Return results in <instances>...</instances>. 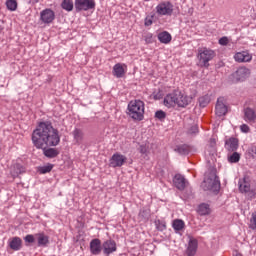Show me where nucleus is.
<instances>
[{"label":"nucleus","mask_w":256,"mask_h":256,"mask_svg":"<svg viewBox=\"0 0 256 256\" xmlns=\"http://www.w3.org/2000/svg\"><path fill=\"white\" fill-rule=\"evenodd\" d=\"M32 143L36 149L43 147H57L61 143L59 130L53 127L51 121L39 122L31 135Z\"/></svg>","instance_id":"f257e3e1"},{"label":"nucleus","mask_w":256,"mask_h":256,"mask_svg":"<svg viewBox=\"0 0 256 256\" xmlns=\"http://www.w3.org/2000/svg\"><path fill=\"white\" fill-rule=\"evenodd\" d=\"M202 187L204 191H213L214 193H219V189H221V181H219V176H217V169L210 167L207 170Z\"/></svg>","instance_id":"f03ea898"},{"label":"nucleus","mask_w":256,"mask_h":256,"mask_svg":"<svg viewBox=\"0 0 256 256\" xmlns=\"http://www.w3.org/2000/svg\"><path fill=\"white\" fill-rule=\"evenodd\" d=\"M128 115L133 121H143L145 119V102L142 100H132L128 103Z\"/></svg>","instance_id":"7ed1b4c3"},{"label":"nucleus","mask_w":256,"mask_h":256,"mask_svg":"<svg viewBox=\"0 0 256 256\" xmlns=\"http://www.w3.org/2000/svg\"><path fill=\"white\" fill-rule=\"evenodd\" d=\"M164 105L168 107V109L175 107V105H178V107H187L189 100L187 96H184L181 92H172L165 96Z\"/></svg>","instance_id":"20e7f679"},{"label":"nucleus","mask_w":256,"mask_h":256,"mask_svg":"<svg viewBox=\"0 0 256 256\" xmlns=\"http://www.w3.org/2000/svg\"><path fill=\"white\" fill-rule=\"evenodd\" d=\"M216 55L217 54L215 53V51H213L210 48H207V47L198 48V54H197L198 67L209 69L211 65L209 64V61H213Z\"/></svg>","instance_id":"39448f33"},{"label":"nucleus","mask_w":256,"mask_h":256,"mask_svg":"<svg viewBox=\"0 0 256 256\" xmlns=\"http://www.w3.org/2000/svg\"><path fill=\"white\" fill-rule=\"evenodd\" d=\"M252 105H253V101L250 100L244 104V108L242 110V113H243L242 119L248 125H255L256 123V107Z\"/></svg>","instance_id":"423d86ee"},{"label":"nucleus","mask_w":256,"mask_h":256,"mask_svg":"<svg viewBox=\"0 0 256 256\" xmlns=\"http://www.w3.org/2000/svg\"><path fill=\"white\" fill-rule=\"evenodd\" d=\"M241 193H247L251 199L256 198V183L251 184L249 176H245L243 181L239 184Z\"/></svg>","instance_id":"0eeeda50"},{"label":"nucleus","mask_w":256,"mask_h":256,"mask_svg":"<svg viewBox=\"0 0 256 256\" xmlns=\"http://www.w3.org/2000/svg\"><path fill=\"white\" fill-rule=\"evenodd\" d=\"M251 76V69L241 66L231 74L232 83H241Z\"/></svg>","instance_id":"6e6552de"},{"label":"nucleus","mask_w":256,"mask_h":256,"mask_svg":"<svg viewBox=\"0 0 256 256\" xmlns=\"http://www.w3.org/2000/svg\"><path fill=\"white\" fill-rule=\"evenodd\" d=\"M228 111L229 106H227V98L220 96L216 102L215 114L217 117H224V115H227Z\"/></svg>","instance_id":"1a4fd4ad"},{"label":"nucleus","mask_w":256,"mask_h":256,"mask_svg":"<svg viewBox=\"0 0 256 256\" xmlns=\"http://www.w3.org/2000/svg\"><path fill=\"white\" fill-rule=\"evenodd\" d=\"M95 0H75V9L79 11H89L95 9Z\"/></svg>","instance_id":"9d476101"},{"label":"nucleus","mask_w":256,"mask_h":256,"mask_svg":"<svg viewBox=\"0 0 256 256\" xmlns=\"http://www.w3.org/2000/svg\"><path fill=\"white\" fill-rule=\"evenodd\" d=\"M156 12L158 15H173V4L169 1L159 3L156 6Z\"/></svg>","instance_id":"9b49d317"},{"label":"nucleus","mask_w":256,"mask_h":256,"mask_svg":"<svg viewBox=\"0 0 256 256\" xmlns=\"http://www.w3.org/2000/svg\"><path fill=\"white\" fill-rule=\"evenodd\" d=\"M127 163V157L120 153H114L110 158L109 167H113V169L117 167H123Z\"/></svg>","instance_id":"f8f14e48"},{"label":"nucleus","mask_w":256,"mask_h":256,"mask_svg":"<svg viewBox=\"0 0 256 256\" xmlns=\"http://www.w3.org/2000/svg\"><path fill=\"white\" fill-rule=\"evenodd\" d=\"M173 185L178 189V191H185V189L189 187V181H187L185 176L176 174L173 178Z\"/></svg>","instance_id":"ddd939ff"},{"label":"nucleus","mask_w":256,"mask_h":256,"mask_svg":"<svg viewBox=\"0 0 256 256\" xmlns=\"http://www.w3.org/2000/svg\"><path fill=\"white\" fill-rule=\"evenodd\" d=\"M198 249H199V240H197L193 236H190L189 241H188V246L185 250V255L195 256V255H197Z\"/></svg>","instance_id":"4468645a"},{"label":"nucleus","mask_w":256,"mask_h":256,"mask_svg":"<svg viewBox=\"0 0 256 256\" xmlns=\"http://www.w3.org/2000/svg\"><path fill=\"white\" fill-rule=\"evenodd\" d=\"M102 251L105 256H109L117 251V242L113 239L106 240L102 243Z\"/></svg>","instance_id":"2eb2a0df"},{"label":"nucleus","mask_w":256,"mask_h":256,"mask_svg":"<svg viewBox=\"0 0 256 256\" xmlns=\"http://www.w3.org/2000/svg\"><path fill=\"white\" fill-rule=\"evenodd\" d=\"M40 21L42 23H53V21H55V12L49 8L43 10L40 13Z\"/></svg>","instance_id":"dca6fc26"},{"label":"nucleus","mask_w":256,"mask_h":256,"mask_svg":"<svg viewBox=\"0 0 256 256\" xmlns=\"http://www.w3.org/2000/svg\"><path fill=\"white\" fill-rule=\"evenodd\" d=\"M234 60L236 61V63H251V61L253 60V55H251L247 51L237 52L234 55Z\"/></svg>","instance_id":"f3484780"},{"label":"nucleus","mask_w":256,"mask_h":256,"mask_svg":"<svg viewBox=\"0 0 256 256\" xmlns=\"http://www.w3.org/2000/svg\"><path fill=\"white\" fill-rule=\"evenodd\" d=\"M101 251H103L101 240L99 238L92 239L90 242V253H92V255H101Z\"/></svg>","instance_id":"a211bd4d"},{"label":"nucleus","mask_w":256,"mask_h":256,"mask_svg":"<svg viewBox=\"0 0 256 256\" xmlns=\"http://www.w3.org/2000/svg\"><path fill=\"white\" fill-rule=\"evenodd\" d=\"M8 247L12 251H20L23 247V240L20 237H12L8 240Z\"/></svg>","instance_id":"6ab92c4d"},{"label":"nucleus","mask_w":256,"mask_h":256,"mask_svg":"<svg viewBox=\"0 0 256 256\" xmlns=\"http://www.w3.org/2000/svg\"><path fill=\"white\" fill-rule=\"evenodd\" d=\"M225 149L229 152H235L239 149V138L230 137L225 140Z\"/></svg>","instance_id":"aec40b11"},{"label":"nucleus","mask_w":256,"mask_h":256,"mask_svg":"<svg viewBox=\"0 0 256 256\" xmlns=\"http://www.w3.org/2000/svg\"><path fill=\"white\" fill-rule=\"evenodd\" d=\"M125 69H127V64L117 63L114 65L112 73L114 77L121 79L122 77H125Z\"/></svg>","instance_id":"412c9836"},{"label":"nucleus","mask_w":256,"mask_h":256,"mask_svg":"<svg viewBox=\"0 0 256 256\" xmlns=\"http://www.w3.org/2000/svg\"><path fill=\"white\" fill-rule=\"evenodd\" d=\"M35 239L38 243V247H47V245H49V236L45 235L43 232L35 234Z\"/></svg>","instance_id":"4be33fe9"},{"label":"nucleus","mask_w":256,"mask_h":256,"mask_svg":"<svg viewBox=\"0 0 256 256\" xmlns=\"http://www.w3.org/2000/svg\"><path fill=\"white\" fill-rule=\"evenodd\" d=\"M72 135L77 145H81V143H83V140L85 139V132H83L81 128H76L72 132Z\"/></svg>","instance_id":"5701e85b"},{"label":"nucleus","mask_w":256,"mask_h":256,"mask_svg":"<svg viewBox=\"0 0 256 256\" xmlns=\"http://www.w3.org/2000/svg\"><path fill=\"white\" fill-rule=\"evenodd\" d=\"M172 39H173V37L167 31L158 33V41H160V43H163L164 45H169V43H171Z\"/></svg>","instance_id":"b1692460"},{"label":"nucleus","mask_w":256,"mask_h":256,"mask_svg":"<svg viewBox=\"0 0 256 256\" xmlns=\"http://www.w3.org/2000/svg\"><path fill=\"white\" fill-rule=\"evenodd\" d=\"M172 227L175 233H183L185 231V222L181 219H175L172 222Z\"/></svg>","instance_id":"393cba45"},{"label":"nucleus","mask_w":256,"mask_h":256,"mask_svg":"<svg viewBox=\"0 0 256 256\" xmlns=\"http://www.w3.org/2000/svg\"><path fill=\"white\" fill-rule=\"evenodd\" d=\"M21 173H25V167H23V165L16 163L13 165V169L11 171V175L13 177V179H15V177H19V175H21Z\"/></svg>","instance_id":"a878e982"},{"label":"nucleus","mask_w":256,"mask_h":256,"mask_svg":"<svg viewBox=\"0 0 256 256\" xmlns=\"http://www.w3.org/2000/svg\"><path fill=\"white\" fill-rule=\"evenodd\" d=\"M198 214L201 216H205V215H211V206H209V204L207 203H201L198 206Z\"/></svg>","instance_id":"bb28decb"},{"label":"nucleus","mask_w":256,"mask_h":256,"mask_svg":"<svg viewBox=\"0 0 256 256\" xmlns=\"http://www.w3.org/2000/svg\"><path fill=\"white\" fill-rule=\"evenodd\" d=\"M44 155L49 159H55L59 155V150L57 148H47L44 149Z\"/></svg>","instance_id":"cd10ccee"},{"label":"nucleus","mask_w":256,"mask_h":256,"mask_svg":"<svg viewBox=\"0 0 256 256\" xmlns=\"http://www.w3.org/2000/svg\"><path fill=\"white\" fill-rule=\"evenodd\" d=\"M198 103H199V106L202 108L207 107V105H209V103H211V96H209V94H205V95L199 97Z\"/></svg>","instance_id":"c85d7f7f"},{"label":"nucleus","mask_w":256,"mask_h":256,"mask_svg":"<svg viewBox=\"0 0 256 256\" xmlns=\"http://www.w3.org/2000/svg\"><path fill=\"white\" fill-rule=\"evenodd\" d=\"M176 151L180 153V155H189V153H191V146L183 144L181 146H178Z\"/></svg>","instance_id":"c756f323"},{"label":"nucleus","mask_w":256,"mask_h":256,"mask_svg":"<svg viewBox=\"0 0 256 256\" xmlns=\"http://www.w3.org/2000/svg\"><path fill=\"white\" fill-rule=\"evenodd\" d=\"M61 7L65 11H73V0H63Z\"/></svg>","instance_id":"7c9ffc66"},{"label":"nucleus","mask_w":256,"mask_h":256,"mask_svg":"<svg viewBox=\"0 0 256 256\" xmlns=\"http://www.w3.org/2000/svg\"><path fill=\"white\" fill-rule=\"evenodd\" d=\"M140 221H143L144 223L149 221V217H151V214L149 213V210H141L138 215Z\"/></svg>","instance_id":"2f4dec72"},{"label":"nucleus","mask_w":256,"mask_h":256,"mask_svg":"<svg viewBox=\"0 0 256 256\" xmlns=\"http://www.w3.org/2000/svg\"><path fill=\"white\" fill-rule=\"evenodd\" d=\"M241 159V155L237 152H232L230 156H228L229 163H239V160Z\"/></svg>","instance_id":"473e14b6"},{"label":"nucleus","mask_w":256,"mask_h":256,"mask_svg":"<svg viewBox=\"0 0 256 256\" xmlns=\"http://www.w3.org/2000/svg\"><path fill=\"white\" fill-rule=\"evenodd\" d=\"M154 223L157 231H165V229H167V224L163 220L158 219V220H155Z\"/></svg>","instance_id":"72a5a7b5"},{"label":"nucleus","mask_w":256,"mask_h":256,"mask_svg":"<svg viewBox=\"0 0 256 256\" xmlns=\"http://www.w3.org/2000/svg\"><path fill=\"white\" fill-rule=\"evenodd\" d=\"M38 171L41 173V175H45V173H51V171H53V164L42 166L38 169Z\"/></svg>","instance_id":"f704fd0d"},{"label":"nucleus","mask_w":256,"mask_h":256,"mask_svg":"<svg viewBox=\"0 0 256 256\" xmlns=\"http://www.w3.org/2000/svg\"><path fill=\"white\" fill-rule=\"evenodd\" d=\"M6 7L9 11H16L17 10V1L16 0H7Z\"/></svg>","instance_id":"c9c22d12"},{"label":"nucleus","mask_w":256,"mask_h":256,"mask_svg":"<svg viewBox=\"0 0 256 256\" xmlns=\"http://www.w3.org/2000/svg\"><path fill=\"white\" fill-rule=\"evenodd\" d=\"M249 228L256 231V211H254L251 215Z\"/></svg>","instance_id":"e433bc0d"},{"label":"nucleus","mask_w":256,"mask_h":256,"mask_svg":"<svg viewBox=\"0 0 256 256\" xmlns=\"http://www.w3.org/2000/svg\"><path fill=\"white\" fill-rule=\"evenodd\" d=\"M167 117V113H165V111L163 110H158L155 113V118L159 119V121H164V119H166Z\"/></svg>","instance_id":"4c0bfd02"},{"label":"nucleus","mask_w":256,"mask_h":256,"mask_svg":"<svg viewBox=\"0 0 256 256\" xmlns=\"http://www.w3.org/2000/svg\"><path fill=\"white\" fill-rule=\"evenodd\" d=\"M188 135H197V133H199V126L198 125H192L188 131H187Z\"/></svg>","instance_id":"58836bf2"},{"label":"nucleus","mask_w":256,"mask_h":256,"mask_svg":"<svg viewBox=\"0 0 256 256\" xmlns=\"http://www.w3.org/2000/svg\"><path fill=\"white\" fill-rule=\"evenodd\" d=\"M154 18H155V15L147 16L144 20L145 27H151V25H153Z\"/></svg>","instance_id":"ea45409f"},{"label":"nucleus","mask_w":256,"mask_h":256,"mask_svg":"<svg viewBox=\"0 0 256 256\" xmlns=\"http://www.w3.org/2000/svg\"><path fill=\"white\" fill-rule=\"evenodd\" d=\"M143 39H144L145 43H146L147 45H149V44L153 43V34H151V33H146V34L143 36Z\"/></svg>","instance_id":"a19ab883"},{"label":"nucleus","mask_w":256,"mask_h":256,"mask_svg":"<svg viewBox=\"0 0 256 256\" xmlns=\"http://www.w3.org/2000/svg\"><path fill=\"white\" fill-rule=\"evenodd\" d=\"M35 234L34 235H32V234H28V235H26V237L24 238V241L26 242V243H35Z\"/></svg>","instance_id":"79ce46f5"},{"label":"nucleus","mask_w":256,"mask_h":256,"mask_svg":"<svg viewBox=\"0 0 256 256\" xmlns=\"http://www.w3.org/2000/svg\"><path fill=\"white\" fill-rule=\"evenodd\" d=\"M240 131L242 133H251V128L247 124L240 125Z\"/></svg>","instance_id":"37998d69"},{"label":"nucleus","mask_w":256,"mask_h":256,"mask_svg":"<svg viewBox=\"0 0 256 256\" xmlns=\"http://www.w3.org/2000/svg\"><path fill=\"white\" fill-rule=\"evenodd\" d=\"M219 44L220 45H223V46H227V45H229V38H227V37H222V38H220L219 39Z\"/></svg>","instance_id":"c03bdc74"},{"label":"nucleus","mask_w":256,"mask_h":256,"mask_svg":"<svg viewBox=\"0 0 256 256\" xmlns=\"http://www.w3.org/2000/svg\"><path fill=\"white\" fill-rule=\"evenodd\" d=\"M163 99V93L162 92H157L156 94H153V100L154 101H159Z\"/></svg>","instance_id":"a18cd8bd"},{"label":"nucleus","mask_w":256,"mask_h":256,"mask_svg":"<svg viewBox=\"0 0 256 256\" xmlns=\"http://www.w3.org/2000/svg\"><path fill=\"white\" fill-rule=\"evenodd\" d=\"M140 153L142 154V155H145V153H147V147L146 146H140Z\"/></svg>","instance_id":"49530a36"},{"label":"nucleus","mask_w":256,"mask_h":256,"mask_svg":"<svg viewBox=\"0 0 256 256\" xmlns=\"http://www.w3.org/2000/svg\"><path fill=\"white\" fill-rule=\"evenodd\" d=\"M253 157H256V146H251V149H250Z\"/></svg>","instance_id":"de8ad7c7"},{"label":"nucleus","mask_w":256,"mask_h":256,"mask_svg":"<svg viewBox=\"0 0 256 256\" xmlns=\"http://www.w3.org/2000/svg\"><path fill=\"white\" fill-rule=\"evenodd\" d=\"M233 256H243V254L241 252H239V250H234Z\"/></svg>","instance_id":"09e8293b"},{"label":"nucleus","mask_w":256,"mask_h":256,"mask_svg":"<svg viewBox=\"0 0 256 256\" xmlns=\"http://www.w3.org/2000/svg\"><path fill=\"white\" fill-rule=\"evenodd\" d=\"M33 3H39V0H33Z\"/></svg>","instance_id":"8fccbe9b"},{"label":"nucleus","mask_w":256,"mask_h":256,"mask_svg":"<svg viewBox=\"0 0 256 256\" xmlns=\"http://www.w3.org/2000/svg\"><path fill=\"white\" fill-rule=\"evenodd\" d=\"M2 32H3V27L0 26V33H2Z\"/></svg>","instance_id":"3c124183"}]
</instances>
